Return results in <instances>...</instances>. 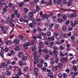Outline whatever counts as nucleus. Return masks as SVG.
<instances>
[{
  "label": "nucleus",
  "instance_id": "47",
  "mask_svg": "<svg viewBox=\"0 0 78 78\" xmlns=\"http://www.w3.org/2000/svg\"><path fill=\"white\" fill-rule=\"evenodd\" d=\"M13 5V4L11 3H10V4H9V8H11V7H12V6Z\"/></svg>",
  "mask_w": 78,
  "mask_h": 78
},
{
  "label": "nucleus",
  "instance_id": "17",
  "mask_svg": "<svg viewBox=\"0 0 78 78\" xmlns=\"http://www.w3.org/2000/svg\"><path fill=\"white\" fill-rule=\"evenodd\" d=\"M38 61L39 62L41 63V64L44 63V61H43V60L41 59H39Z\"/></svg>",
  "mask_w": 78,
  "mask_h": 78
},
{
  "label": "nucleus",
  "instance_id": "33",
  "mask_svg": "<svg viewBox=\"0 0 78 78\" xmlns=\"http://www.w3.org/2000/svg\"><path fill=\"white\" fill-rule=\"evenodd\" d=\"M48 17H49V15H46L45 16V18L46 19H48Z\"/></svg>",
  "mask_w": 78,
  "mask_h": 78
},
{
  "label": "nucleus",
  "instance_id": "60",
  "mask_svg": "<svg viewBox=\"0 0 78 78\" xmlns=\"http://www.w3.org/2000/svg\"><path fill=\"white\" fill-rule=\"evenodd\" d=\"M10 52L12 54H15V52L13 50H11L10 51Z\"/></svg>",
  "mask_w": 78,
  "mask_h": 78
},
{
  "label": "nucleus",
  "instance_id": "7",
  "mask_svg": "<svg viewBox=\"0 0 78 78\" xmlns=\"http://www.w3.org/2000/svg\"><path fill=\"white\" fill-rule=\"evenodd\" d=\"M22 59L23 61H25L27 59V57L24 56L22 58Z\"/></svg>",
  "mask_w": 78,
  "mask_h": 78
},
{
  "label": "nucleus",
  "instance_id": "56",
  "mask_svg": "<svg viewBox=\"0 0 78 78\" xmlns=\"http://www.w3.org/2000/svg\"><path fill=\"white\" fill-rule=\"evenodd\" d=\"M42 69L43 71L45 72V71H46V68L45 67H44L43 68H42Z\"/></svg>",
  "mask_w": 78,
  "mask_h": 78
},
{
  "label": "nucleus",
  "instance_id": "46",
  "mask_svg": "<svg viewBox=\"0 0 78 78\" xmlns=\"http://www.w3.org/2000/svg\"><path fill=\"white\" fill-rule=\"evenodd\" d=\"M67 3V0H64L63 1V3L64 4V5H66Z\"/></svg>",
  "mask_w": 78,
  "mask_h": 78
},
{
  "label": "nucleus",
  "instance_id": "51",
  "mask_svg": "<svg viewBox=\"0 0 78 78\" xmlns=\"http://www.w3.org/2000/svg\"><path fill=\"white\" fill-rule=\"evenodd\" d=\"M67 36L68 37H70L72 36V34L71 32H69Z\"/></svg>",
  "mask_w": 78,
  "mask_h": 78
},
{
  "label": "nucleus",
  "instance_id": "3",
  "mask_svg": "<svg viewBox=\"0 0 78 78\" xmlns=\"http://www.w3.org/2000/svg\"><path fill=\"white\" fill-rule=\"evenodd\" d=\"M19 42H20V40H18L17 38H15L13 42V43H16L17 44H18Z\"/></svg>",
  "mask_w": 78,
  "mask_h": 78
},
{
  "label": "nucleus",
  "instance_id": "16",
  "mask_svg": "<svg viewBox=\"0 0 78 78\" xmlns=\"http://www.w3.org/2000/svg\"><path fill=\"white\" fill-rule=\"evenodd\" d=\"M62 2V1H61V0H59L58 1H57L58 5H61Z\"/></svg>",
  "mask_w": 78,
  "mask_h": 78
},
{
  "label": "nucleus",
  "instance_id": "48",
  "mask_svg": "<svg viewBox=\"0 0 78 78\" xmlns=\"http://www.w3.org/2000/svg\"><path fill=\"white\" fill-rule=\"evenodd\" d=\"M19 38L20 39H22L23 38V37L22 35H20L19 37Z\"/></svg>",
  "mask_w": 78,
  "mask_h": 78
},
{
  "label": "nucleus",
  "instance_id": "53",
  "mask_svg": "<svg viewBox=\"0 0 78 78\" xmlns=\"http://www.w3.org/2000/svg\"><path fill=\"white\" fill-rule=\"evenodd\" d=\"M35 43V41H34L33 40H32L31 41V44L32 45H34V43Z\"/></svg>",
  "mask_w": 78,
  "mask_h": 78
},
{
  "label": "nucleus",
  "instance_id": "55",
  "mask_svg": "<svg viewBox=\"0 0 78 78\" xmlns=\"http://www.w3.org/2000/svg\"><path fill=\"white\" fill-rule=\"evenodd\" d=\"M33 62L35 64H37V60H34V61Z\"/></svg>",
  "mask_w": 78,
  "mask_h": 78
},
{
  "label": "nucleus",
  "instance_id": "11",
  "mask_svg": "<svg viewBox=\"0 0 78 78\" xmlns=\"http://www.w3.org/2000/svg\"><path fill=\"white\" fill-rule=\"evenodd\" d=\"M62 30L63 31H66V30H67V28H66V27L65 26H64L62 28Z\"/></svg>",
  "mask_w": 78,
  "mask_h": 78
},
{
  "label": "nucleus",
  "instance_id": "12",
  "mask_svg": "<svg viewBox=\"0 0 78 78\" xmlns=\"http://www.w3.org/2000/svg\"><path fill=\"white\" fill-rule=\"evenodd\" d=\"M38 48H39V49L38 50V51H39V52H42V50H41V48H43V46H38Z\"/></svg>",
  "mask_w": 78,
  "mask_h": 78
},
{
  "label": "nucleus",
  "instance_id": "57",
  "mask_svg": "<svg viewBox=\"0 0 78 78\" xmlns=\"http://www.w3.org/2000/svg\"><path fill=\"white\" fill-rule=\"evenodd\" d=\"M63 37H64L65 38L67 37V35L66 34H63Z\"/></svg>",
  "mask_w": 78,
  "mask_h": 78
},
{
  "label": "nucleus",
  "instance_id": "63",
  "mask_svg": "<svg viewBox=\"0 0 78 78\" xmlns=\"http://www.w3.org/2000/svg\"><path fill=\"white\" fill-rule=\"evenodd\" d=\"M36 31H37V30L36 29H35L32 30V32H33V33H35L36 32Z\"/></svg>",
  "mask_w": 78,
  "mask_h": 78
},
{
  "label": "nucleus",
  "instance_id": "41",
  "mask_svg": "<svg viewBox=\"0 0 78 78\" xmlns=\"http://www.w3.org/2000/svg\"><path fill=\"white\" fill-rule=\"evenodd\" d=\"M50 37L51 41H55V38L51 36Z\"/></svg>",
  "mask_w": 78,
  "mask_h": 78
},
{
  "label": "nucleus",
  "instance_id": "13",
  "mask_svg": "<svg viewBox=\"0 0 78 78\" xmlns=\"http://www.w3.org/2000/svg\"><path fill=\"white\" fill-rule=\"evenodd\" d=\"M58 78H62V75L61 73H60L58 75Z\"/></svg>",
  "mask_w": 78,
  "mask_h": 78
},
{
  "label": "nucleus",
  "instance_id": "9",
  "mask_svg": "<svg viewBox=\"0 0 78 78\" xmlns=\"http://www.w3.org/2000/svg\"><path fill=\"white\" fill-rule=\"evenodd\" d=\"M36 11H39V10H40V7L38 6H36Z\"/></svg>",
  "mask_w": 78,
  "mask_h": 78
},
{
  "label": "nucleus",
  "instance_id": "54",
  "mask_svg": "<svg viewBox=\"0 0 78 78\" xmlns=\"http://www.w3.org/2000/svg\"><path fill=\"white\" fill-rule=\"evenodd\" d=\"M37 37L38 39H42V36L38 35Z\"/></svg>",
  "mask_w": 78,
  "mask_h": 78
},
{
  "label": "nucleus",
  "instance_id": "10",
  "mask_svg": "<svg viewBox=\"0 0 78 78\" xmlns=\"http://www.w3.org/2000/svg\"><path fill=\"white\" fill-rule=\"evenodd\" d=\"M28 15L30 16V17H32V16H33V13H32V12H30L28 13Z\"/></svg>",
  "mask_w": 78,
  "mask_h": 78
},
{
  "label": "nucleus",
  "instance_id": "18",
  "mask_svg": "<svg viewBox=\"0 0 78 78\" xmlns=\"http://www.w3.org/2000/svg\"><path fill=\"white\" fill-rule=\"evenodd\" d=\"M49 58V55H46L44 56V58L45 59H48V58Z\"/></svg>",
  "mask_w": 78,
  "mask_h": 78
},
{
  "label": "nucleus",
  "instance_id": "40",
  "mask_svg": "<svg viewBox=\"0 0 78 78\" xmlns=\"http://www.w3.org/2000/svg\"><path fill=\"white\" fill-rule=\"evenodd\" d=\"M48 47H50L51 48H53V46H52L51 44H48Z\"/></svg>",
  "mask_w": 78,
  "mask_h": 78
},
{
  "label": "nucleus",
  "instance_id": "45",
  "mask_svg": "<svg viewBox=\"0 0 78 78\" xmlns=\"http://www.w3.org/2000/svg\"><path fill=\"white\" fill-rule=\"evenodd\" d=\"M6 4L5 2H3L2 3V4L0 5L1 6H3V5H6Z\"/></svg>",
  "mask_w": 78,
  "mask_h": 78
},
{
  "label": "nucleus",
  "instance_id": "32",
  "mask_svg": "<svg viewBox=\"0 0 78 78\" xmlns=\"http://www.w3.org/2000/svg\"><path fill=\"white\" fill-rule=\"evenodd\" d=\"M32 51H34L36 50V48H35V47L34 46H33L32 47Z\"/></svg>",
  "mask_w": 78,
  "mask_h": 78
},
{
  "label": "nucleus",
  "instance_id": "36",
  "mask_svg": "<svg viewBox=\"0 0 78 78\" xmlns=\"http://www.w3.org/2000/svg\"><path fill=\"white\" fill-rule=\"evenodd\" d=\"M28 21H29V20H28V19L25 20L24 21V23H28Z\"/></svg>",
  "mask_w": 78,
  "mask_h": 78
},
{
  "label": "nucleus",
  "instance_id": "19",
  "mask_svg": "<svg viewBox=\"0 0 78 78\" xmlns=\"http://www.w3.org/2000/svg\"><path fill=\"white\" fill-rule=\"evenodd\" d=\"M53 49L55 51H56V50H59L58 48L57 47H54L53 48Z\"/></svg>",
  "mask_w": 78,
  "mask_h": 78
},
{
  "label": "nucleus",
  "instance_id": "64",
  "mask_svg": "<svg viewBox=\"0 0 78 78\" xmlns=\"http://www.w3.org/2000/svg\"><path fill=\"white\" fill-rule=\"evenodd\" d=\"M7 62L8 64H11V61L10 60H8L7 61Z\"/></svg>",
  "mask_w": 78,
  "mask_h": 78
},
{
  "label": "nucleus",
  "instance_id": "24",
  "mask_svg": "<svg viewBox=\"0 0 78 78\" xmlns=\"http://www.w3.org/2000/svg\"><path fill=\"white\" fill-rule=\"evenodd\" d=\"M44 53H48V50L46 48H45L44 50Z\"/></svg>",
  "mask_w": 78,
  "mask_h": 78
},
{
  "label": "nucleus",
  "instance_id": "14",
  "mask_svg": "<svg viewBox=\"0 0 78 78\" xmlns=\"http://www.w3.org/2000/svg\"><path fill=\"white\" fill-rule=\"evenodd\" d=\"M5 74L6 75H11V73H10V72L9 71H6L5 72Z\"/></svg>",
  "mask_w": 78,
  "mask_h": 78
},
{
  "label": "nucleus",
  "instance_id": "34",
  "mask_svg": "<svg viewBox=\"0 0 78 78\" xmlns=\"http://www.w3.org/2000/svg\"><path fill=\"white\" fill-rule=\"evenodd\" d=\"M18 12L17 11V10H15L14 12V15H17V13H18Z\"/></svg>",
  "mask_w": 78,
  "mask_h": 78
},
{
  "label": "nucleus",
  "instance_id": "31",
  "mask_svg": "<svg viewBox=\"0 0 78 78\" xmlns=\"http://www.w3.org/2000/svg\"><path fill=\"white\" fill-rule=\"evenodd\" d=\"M3 10L4 12H7L8 11V9H7L5 8H3Z\"/></svg>",
  "mask_w": 78,
  "mask_h": 78
},
{
  "label": "nucleus",
  "instance_id": "28",
  "mask_svg": "<svg viewBox=\"0 0 78 78\" xmlns=\"http://www.w3.org/2000/svg\"><path fill=\"white\" fill-rule=\"evenodd\" d=\"M61 61L62 63H64V62H65L64 61V58H62L61 59Z\"/></svg>",
  "mask_w": 78,
  "mask_h": 78
},
{
  "label": "nucleus",
  "instance_id": "15",
  "mask_svg": "<svg viewBox=\"0 0 78 78\" xmlns=\"http://www.w3.org/2000/svg\"><path fill=\"white\" fill-rule=\"evenodd\" d=\"M73 69L74 70V71H76L77 70V68L75 66H74L73 67Z\"/></svg>",
  "mask_w": 78,
  "mask_h": 78
},
{
  "label": "nucleus",
  "instance_id": "27",
  "mask_svg": "<svg viewBox=\"0 0 78 78\" xmlns=\"http://www.w3.org/2000/svg\"><path fill=\"white\" fill-rule=\"evenodd\" d=\"M11 44V41L10 40L8 41L6 43L7 45H9Z\"/></svg>",
  "mask_w": 78,
  "mask_h": 78
},
{
  "label": "nucleus",
  "instance_id": "5",
  "mask_svg": "<svg viewBox=\"0 0 78 78\" xmlns=\"http://www.w3.org/2000/svg\"><path fill=\"white\" fill-rule=\"evenodd\" d=\"M23 56V52H20L19 53V56L20 58H22V57Z\"/></svg>",
  "mask_w": 78,
  "mask_h": 78
},
{
  "label": "nucleus",
  "instance_id": "49",
  "mask_svg": "<svg viewBox=\"0 0 78 78\" xmlns=\"http://www.w3.org/2000/svg\"><path fill=\"white\" fill-rule=\"evenodd\" d=\"M24 5V4L23 3H21L19 4V6L20 7H22L23 6V5Z\"/></svg>",
  "mask_w": 78,
  "mask_h": 78
},
{
  "label": "nucleus",
  "instance_id": "26",
  "mask_svg": "<svg viewBox=\"0 0 78 78\" xmlns=\"http://www.w3.org/2000/svg\"><path fill=\"white\" fill-rule=\"evenodd\" d=\"M19 64L20 66H22L23 65V62L22 61H20L19 62Z\"/></svg>",
  "mask_w": 78,
  "mask_h": 78
},
{
  "label": "nucleus",
  "instance_id": "4",
  "mask_svg": "<svg viewBox=\"0 0 78 78\" xmlns=\"http://www.w3.org/2000/svg\"><path fill=\"white\" fill-rule=\"evenodd\" d=\"M39 34L40 35H41V36H46V35H47V34L46 33H44L42 31L40 32L39 33Z\"/></svg>",
  "mask_w": 78,
  "mask_h": 78
},
{
  "label": "nucleus",
  "instance_id": "30",
  "mask_svg": "<svg viewBox=\"0 0 78 78\" xmlns=\"http://www.w3.org/2000/svg\"><path fill=\"white\" fill-rule=\"evenodd\" d=\"M59 48L60 50H64V48L61 45L60 46Z\"/></svg>",
  "mask_w": 78,
  "mask_h": 78
},
{
  "label": "nucleus",
  "instance_id": "1",
  "mask_svg": "<svg viewBox=\"0 0 78 78\" xmlns=\"http://www.w3.org/2000/svg\"><path fill=\"white\" fill-rule=\"evenodd\" d=\"M76 16V14L75 13H73L72 14L70 15L69 16V18H73Z\"/></svg>",
  "mask_w": 78,
  "mask_h": 78
},
{
  "label": "nucleus",
  "instance_id": "50",
  "mask_svg": "<svg viewBox=\"0 0 78 78\" xmlns=\"http://www.w3.org/2000/svg\"><path fill=\"white\" fill-rule=\"evenodd\" d=\"M34 59H35L37 60V59H38V57L36 55H35L34 57Z\"/></svg>",
  "mask_w": 78,
  "mask_h": 78
},
{
  "label": "nucleus",
  "instance_id": "23",
  "mask_svg": "<svg viewBox=\"0 0 78 78\" xmlns=\"http://www.w3.org/2000/svg\"><path fill=\"white\" fill-rule=\"evenodd\" d=\"M15 50L17 51H19V50H20V48H19V46H16L15 48Z\"/></svg>",
  "mask_w": 78,
  "mask_h": 78
},
{
  "label": "nucleus",
  "instance_id": "25",
  "mask_svg": "<svg viewBox=\"0 0 78 78\" xmlns=\"http://www.w3.org/2000/svg\"><path fill=\"white\" fill-rule=\"evenodd\" d=\"M23 46L26 49H28V45H26V44H23Z\"/></svg>",
  "mask_w": 78,
  "mask_h": 78
},
{
  "label": "nucleus",
  "instance_id": "44",
  "mask_svg": "<svg viewBox=\"0 0 78 78\" xmlns=\"http://www.w3.org/2000/svg\"><path fill=\"white\" fill-rule=\"evenodd\" d=\"M54 36H55V37H57L59 35V34L57 33H55L54 34Z\"/></svg>",
  "mask_w": 78,
  "mask_h": 78
},
{
  "label": "nucleus",
  "instance_id": "61",
  "mask_svg": "<svg viewBox=\"0 0 78 78\" xmlns=\"http://www.w3.org/2000/svg\"><path fill=\"white\" fill-rule=\"evenodd\" d=\"M73 30V28L71 27H69L68 28V30L69 31H71Z\"/></svg>",
  "mask_w": 78,
  "mask_h": 78
},
{
  "label": "nucleus",
  "instance_id": "39",
  "mask_svg": "<svg viewBox=\"0 0 78 78\" xmlns=\"http://www.w3.org/2000/svg\"><path fill=\"white\" fill-rule=\"evenodd\" d=\"M54 25V24H52L51 25H50L49 26L50 28L51 29V28H52L53 27Z\"/></svg>",
  "mask_w": 78,
  "mask_h": 78
},
{
  "label": "nucleus",
  "instance_id": "35",
  "mask_svg": "<svg viewBox=\"0 0 78 78\" xmlns=\"http://www.w3.org/2000/svg\"><path fill=\"white\" fill-rule=\"evenodd\" d=\"M39 45H40V46H42L44 45V43L42 42H41L39 43Z\"/></svg>",
  "mask_w": 78,
  "mask_h": 78
},
{
  "label": "nucleus",
  "instance_id": "8",
  "mask_svg": "<svg viewBox=\"0 0 78 78\" xmlns=\"http://www.w3.org/2000/svg\"><path fill=\"white\" fill-rule=\"evenodd\" d=\"M28 70V67L25 66L24 67V71L25 72H27Z\"/></svg>",
  "mask_w": 78,
  "mask_h": 78
},
{
  "label": "nucleus",
  "instance_id": "59",
  "mask_svg": "<svg viewBox=\"0 0 78 78\" xmlns=\"http://www.w3.org/2000/svg\"><path fill=\"white\" fill-rule=\"evenodd\" d=\"M41 4H44L45 3V1L44 0H41Z\"/></svg>",
  "mask_w": 78,
  "mask_h": 78
},
{
  "label": "nucleus",
  "instance_id": "20",
  "mask_svg": "<svg viewBox=\"0 0 78 78\" xmlns=\"http://www.w3.org/2000/svg\"><path fill=\"white\" fill-rule=\"evenodd\" d=\"M63 76L64 77V78H66L67 77V74L64 73L63 74Z\"/></svg>",
  "mask_w": 78,
  "mask_h": 78
},
{
  "label": "nucleus",
  "instance_id": "29",
  "mask_svg": "<svg viewBox=\"0 0 78 78\" xmlns=\"http://www.w3.org/2000/svg\"><path fill=\"white\" fill-rule=\"evenodd\" d=\"M53 73H50L48 75L49 76H53Z\"/></svg>",
  "mask_w": 78,
  "mask_h": 78
},
{
  "label": "nucleus",
  "instance_id": "58",
  "mask_svg": "<svg viewBox=\"0 0 78 78\" xmlns=\"http://www.w3.org/2000/svg\"><path fill=\"white\" fill-rule=\"evenodd\" d=\"M74 24L76 25H77L78 24V21L77 20H75L74 21Z\"/></svg>",
  "mask_w": 78,
  "mask_h": 78
},
{
  "label": "nucleus",
  "instance_id": "21",
  "mask_svg": "<svg viewBox=\"0 0 78 78\" xmlns=\"http://www.w3.org/2000/svg\"><path fill=\"white\" fill-rule=\"evenodd\" d=\"M72 5V3L71 2H69L68 3V6H70Z\"/></svg>",
  "mask_w": 78,
  "mask_h": 78
},
{
  "label": "nucleus",
  "instance_id": "62",
  "mask_svg": "<svg viewBox=\"0 0 78 78\" xmlns=\"http://www.w3.org/2000/svg\"><path fill=\"white\" fill-rule=\"evenodd\" d=\"M32 23L34 24H36V23H37V22H36V21L35 20H34L32 21Z\"/></svg>",
  "mask_w": 78,
  "mask_h": 78
},
{
  "label": "nucleus",
  "instance_id": "37",
  "mask_svg": "<svg viewBox=\"0 0 78 78\" xmlns=\"http://www.w3.org/2000/svg\"><path fill=\"white\" fill-rule=\"evenodd\" d=\"M47 35L48 36H51V32H48L47 33Z\"/></svg>",
  "mask_w": 78,
  "mask_h": 78
},
{
  "label": "nucleus",
  "instance_id": "38",
  "mask_svg": "<svg viewBox=\"0 0 78 78\" xmlns=\"http://www.w3.org/2000/svg\"><path fill=\"white\" fill-rule=\"evenodd\" d=\"M24 11L25 12H27L28 11V10L27 9L25 8L24 9Z\"/></svg>",
  "mask_w": 78,
  "mask_h": 78
},
{
  "label": "nucleus",
  "instance_id": "6",
  "mask_svg": "<svg viewBox=\"0 0 78 78\" xmlns=\"http://www.w3.org/2000/svg\"><path fill=\"white\" fill-rule=\"evenodd\" d=\"M37 67H38V68L40 67L41 68H42L43 67L42 64L37 63Z\"/></svg>",
  "mask_w": 78,
  "mask_h": 78
},
{
  "label": "nucleus",
  "instance_id": "42",
  "mask_svg": "<svg viewBox=\"0 0 78 78\" xmlns=\"http://www.w3.org/2000/svg\"><path fill=\"white\" fill-rule=\"evenodd\" d=\"M58 0H54L53 1V3L54 4H56L58 3Z\"/></svg>",
  "mask_w": 78,
  "mask_h": 78
},
{
  "label": "nucleus",
  "instance_id": "22",
  "mask_svg": "<svg viewBox=\"0 0 78 78\" xmlns=\"http://www.w3.org/2000/svg\"><path fill=\"white\" fill-rule=\"evenodd\" d=\"M58 22H60V23H62L63 22V20H62V19H58Z\"/></svg>",
  "mask_w": 78,
  "mask_h": 78
},
{
  "label": "nucleus",
  "instance_id": "52",
  "mask_svg": "<svg viewBox=\"0 0 78 78\" xmlns=\"http://www.w3.org/2000/svg\"><path fill=\"white\" fill-rule=\"evenodd\" d=\"M37 30L38 31H42V29L40 28L39 27H38L37 28Z\"/></svg>",
  "mask_w": 78,
  "mask_h": 78
},
{
  "label": "nucleus",
  "instance_id": "43",
  "mask_svg": "<svg viewBox=\"0 0 78 78\" xmlns=\"http://www.w3.org/2000/svg\"><path fill=\"white\" fill-rule=\"evenodd\" d=\"M0 28L1 29L2 31H3L5 29H4V27L3 26H0Z\"/></svg>",
  "mask_w": 78,
  "mask_h": 78
},
{
  "label": "nucleus",
  "instance_id": "2",
  "mask_svg": "<svg viewBox=\"0 0 78 78\" xmlns=\"http://www.w3.org/2000/svg\"><path fill=\"white\" fill-rule=\"evenodd\" d=\"M61 17L64 20H66L67 19V16L66 15H63L62 14L61 15Z\"/></svg>",
  "mask_w": 78,
  "mask_h": 78
}]
</instances>
